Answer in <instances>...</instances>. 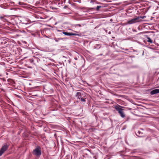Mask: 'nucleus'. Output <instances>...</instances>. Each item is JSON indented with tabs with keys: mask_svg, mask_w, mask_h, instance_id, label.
Returning <instances> with one entry per match:
<instances>
[{
	"mask_svg": "<svg viewBox=\"0 0 159 159\" xmlns=\"http://www.w3.org/2000/svg\"><path fill=\"white\" fill-rule=\"evenodd\" d=\"M137 134H138L139 135H140V134H141V132L140 131H138L137 132ZM141 134H142V133H141Z\"/></svg>",
	"mask_w": 159,
	"mask_h": 159,
	"instance_id": "obj_14",
	"label": "nucleus"
},
{
	"mask_svg": "<svg viewBox=\"0 0 159 159\" xmlns=\"http://www.w3.org/2000/svg\"><path fill=\"white\" fill-rule=\"evenodd\" d=\"M139 19V16L133 19L130 20H129L128 22V23L129 24L134 23L137 22V20Z\"/></svg>",
	"mask_w": 159,
	"mask_h": 159,
	"instance_id": "obj_4",
	"label": "nucleus"
},
{
	"mask_svg": "<svg viewBox=\"0 0 159 159\" xmlns=\"http://www.w3.org/2000/svg\"><path fill=\"white\" fill-rule=\"evenodd\" d=\"M33 154L37 157H39L41 154V148L39 146L37 147L32 152Z\"/></svg>",
	"mask_w": 159,
	"mask_h": 159,
	"instance_id": "obj_1",
	"label": "nucleus"
},
{
	"mask_svg": "<svg viewBox=\"0 0 159 159\" xmlns=\"http://www.w3.org/2000/svg\"><path fill=\"white\" fill-rule=\"evenodd\" d=\"M76 97L79 100H80L81 101L85 102L86 100L85 98H84V95L83 93H81L80 92H77L76 94Z\"/></svg>",
	"mask_w": 159,
	"mask_h": 159,
	"instance_id": "obj_3",
	"label": "nucleus"
},
{
	"mask_svg": "<svg viewBox=\"0 0 159 159\" xmlns=\"http://www.w3.org/2000/svg\"><path fill=\"white\" fill-rule=\"evenodd\" d=\"M8 146L7 145H5L2 147L1 148L2 150L5 152L8 149Z\"/></svg>",
	"mask_w": 159,
	"mask_h": 159,
	"instance_id": "obj_7",
	"label": "nucleus"
},
{
	"mask_svg": "<svg viewBox=\"0 0 159 159\" xmlns=\"http://www.w3.org/2000/svg\"><path fill=\"white\" fill-rule=\"evenodd\" d=\"M5 151H4L3 150H2V149L1 148L0 150V156L2 155L4 153Z\"/></svg>",
	"mask_w": 159,
	"mask_h": 159,
	"instance_id": "obj_9",
	"label": "nucleus"
},
{
	"mask_svg": "<svg viewBox=\"0 0 159 159\" xmlns=\"http://www.w3.org/2000/svg\"><path fill=\"white\" fill-rule=\"evenodd\" d=\"M102 7V6H97V8H96V10L97 11H98L99 9Z\"/></svg>",
	"mask_w": 159,
	"mask_h": 159,
	"instance_id": "obj_11",
	"label": "nucleus"
},
{
	"mask_svg": "<svg viewBox=\"0 0 159 159\" xmlns=\"http://www.w3.org/2000/svg\"><path fill=\"white\" fill-rule=\"evenodd\" d=\"M145 16H140V17H139V18H142V19H144L145 17Z\"/></svg>",
	"mask_w": 159,
	"mask_h": 159,
	"instance_id": "obj_13",
	"label": "nucleus"
},
{
	"mask_svg": "<svg viewBox=\"0 0 159 159\" xmlns=\"http://www.w3.org/2000/svg\"><path fill=\"white\" fill-rule=\"evenodd\" d=\"M120 107H122L119 105L118 106H115V109L118 111L121 117L122 118H124L125 116V114L123 112L124 110L121 108Z\"/></svg>",
	"mask_w": 159,
	"mask_h": 159,
	"instance_id": "obj_2",
	"label": "nucleus"
},
{
	"mask_svg": "<svg viewBox=\"0 0 159 159\" xmlns=\"http://www.w3.org/2000/svg\"><path fill=\"white\" fill-rule=\"evenodd\" d=\"M30 61L31 63H33L34 62V60L33 59H30Z\"/></svg>",
	"mask_w": 159,
	"mask_h": 159,
	"instance_id": "obj_12",
	"label": "nucleus"
},
{
	"mask_svg": "<svg viewBox=\"0 0 159 159\" xmlns=\"http://www.w3.org/2000/svg\"><path fill=\"white\" fill-rule=\"evenodd\" d=\"M96 0H91V2H90L91 3H92V2H94Z\"/></svg>",
	"mask_w": 159,
	"mask_h": 159,
	"instance_id": "obj_15",
	"label": "nucleus"
},
{
	"mask_svg": "<svg viewBox=\"0 0 159 159\" xmlns=\"http://www.w3.org/2000/svg\"><path fill=\"white\" fill-rule=\"evenodd\" d=\"M147 39V41L148 42L150 43H152V40L150 38L148 37Z\"/></svg>",
	"mask_w": 159,
	"mask_h": 159,
	"instance_id": "obj_8",
	"label": "nucleus"
},
{
	"mask_svg": "<svg viewBox=\"0 0 159 159\" xmlns=\"http://www.w3.org/2000/svg\"><path fill=\"white\" fill-rule=\"evenodd\" d=\"M62 33L66 35L67 36H71V35H74V36H79L80 35L78 34L72 33H68L67 32L63 31Z\"/></svg>",
	"mask_w": 159,
	"mask_h": 159,
	"instance_id": "obj_5",
	"label": "nucleus"
},
{
	"mask_svg": "<svg viewBox=\"0 0 159 159\" xmlns=\"http://www.w3.org/2000/svg\"><path fill=\"white\" fill-rule=\"evenodd\" d=\"M1 18H3V17H1Z\"/></svg>",
	"mask_w": 159,
	"mask_h": 159,
	"instance_id": "obj_18",
	"label": "nucleus"
},
{
	"mask_svg": "<svg viewBox=\"0 0 159 159\" xmlns=\"http://www.w3.org/2000/svg\"><path fill=\"white\" fill-rule=\"evenodd\" d=\"M67 7L66 6H65L64 7V8H66Z\"/></svg>",
	"mask_w": 159,
	"mask_h": 159,
	"instance_id": "obj_17",
	"label": "nucleus"
},
{
	"mask_svg": "<svg viewBox=\"0 0 159 159\" xmlns=\"http://www.w3.org/2000/svg\"><path fill=\"white\" fill-rule=\"evenodd\" d=\"M159 93V89H156L153 90L151 92V94L153 95Z\"/></svg>",
	"mask_w": 159,
	"mask_h": 159,
	"instance_id": "obj_6",
	"label": "nucleus"
},
{
	"mask_svg": "<svg viewBox=\"0 0 159 159\" xmlns=\"http://www.w3.org/2000/svg\"><path fill=\"white\" fill-rule=\"evenodd\" d=\"M77 25V26H80V27H81V25H80V24H77L76 25Z\"/></svg>",
	"mask_w": 159,
	"mask_h": 159,
	"instance_id": "obj_16",
	"label": "nucleus"
},
{
	"mask_svg": "<svg viewBox=\"0 0 159 159\" xmlns=\"http://www.w3.org/2000/svg\"><path fill=\"white\" fill-rule=\"evenodd\" d=\"M54 39L55 41L56 42H58L59 41V40H60V39H59V38L57 39V38H55Z\"/></svg>",
	"mask_w": 159,
	"mask_h": 159,
	"instance_id": "obj_10",
	"label": "nucleus"
}]
</instances>
